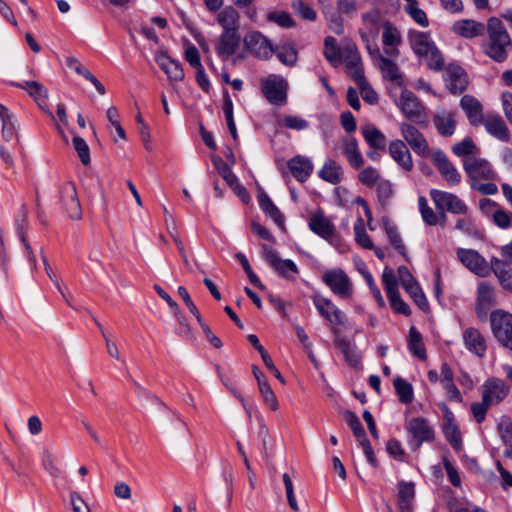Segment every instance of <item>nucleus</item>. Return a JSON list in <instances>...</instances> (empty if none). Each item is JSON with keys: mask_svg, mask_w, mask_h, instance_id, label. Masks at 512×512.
Returning <instances> with one entry per match:
<instances>
[{"mask_svg": "<svg viewBox=\"0 0 512 512\" xmlns=\"http://www.w3.org/2000/svg\"><path fill=\"white\" fill-rule=\"evenodd\" d=\"M433 162L443 178L451 185H457L461 176L447 156L440 150L433 153Z\"/></svg>", "mask_w": 512, "mask_h": 512, "instance_id": "obj_22", "label": "nucleus"}, {"mask_svg": "<svg viewBox=\"0 0 512 512\" xmlns=\"http://www.w3.org/2000/svg\"><path fill=\"white\" fill-rule=\"evenodd\" d=\"M414 493V485L412 483H403L400 485L399 506L403 512L409 511Z\"/></svg>", "mask_w": 512, "mask_h": 512, "instance_id": "obj_50", "label": "nucleus"}, {"mask_svg": "<svg viewBox=\"0 0 512 512\" xmlns=\"http://www.w3.org/2000/svg\"><path fill=\"white\" fill-rule=\"evenodd\" d=\"M490 327L499 344L512 351V314L501 309L492 311Z\"/></svg>", "mask_w": 512, "mask_h": 512, "instance_id": "obj_2", "label": "nucleus"}, {"mask_svg": "<svg viewBox=\"0 0 512 512\" xmlns=\"http://www.w3.org/2000/svg\"><path fill=\"white\" fill-rule=\"evenodd\" d=\"M408 346L410 351L420 359L426 358V350L422 341L421 334L416 330L415 327H411L409 330V342Z\"/></svg>", "mask_w": 512, "mask_h": 512, "instance_id": "obj_42", "label": "nucleus"}, {"mask_svg": "<svg viewBox=\"0 0 512 512\" xmlns=\"http://www.w3.org/2000/svg\"><path fill=\"white\" fill-rule=\"evenodd\" d=\"M452 151L459 157L465 156V158H467L470 156H475V154L478 152V148L471 138H465L461 142L454 144Z\"/></svg>", "mask_w": 512, "mask_h": 512, "instance_id": "obj_52", "label": "nucleus"}, {"mask_svg": "<svg viewBox=\"0 0 512 512\" xmlns=\"http://www.w3.org/2000/svg\"><path fill=\"white\" fill-rule=\"evenodd\" d=\"M322 280L335 294L343 296L348 293L350 279L343 270H328L323 274Z\"/></svg>", "mask_w": 512, "mask_h": 512, "instance_id": "obj_17", "label": "nucleus"}, {"mask_svg": "<svg viewBox=\"0 0 512 512\" xmlns=\"http://www.w3.org/2000/svg\"><path fill=\"white\" fill-rule=\"evenodd\" d=\"M239 12L231 5L224 7L217 15V23L222 32H239Z\"/></svg>", "mask_w": 512, "mask_h": 512, "instance_id": "obj_31", "label": "nucleus"}, {"mask_svg": "<svg viewBox=\"0 0 512 512\" xmlns=\"http://www.w3.org/2000/svg\"><path fill=\"white\" fill-rule=\"evenodd\" d=\"M2 122V137L5 141H11L17 133V119L7 108L3 114L0 115Z\"/></svg>", "mask_w": 512, "mask_h": 512, "instance_id": "obj_39", "label": "nucleus"}, {"mask_svg": "<svg viewBox=\"0 0 512 512\" xmlns=\"http://www.w3.org/2000/svg\"><path fill=\"white\" fill-rule=\"evenodd\" d=\"M155 61L171 81H181L184 78L181 63L172 59L167 53H158L155 57Z\"/></svg>", "mask_w": 512, "mask_h": 512, "instance_id": "obj_26", "label": "nucleus"}, {"mask_svg": "<svg viewBox=\"0 0 512 512\" xmlns=\"http://www.w3.org/2000/svg\"><path fill=\"white\" fill-rule=\"evenodd\" d=\"M382 43L385 54L392 57L399 55L398 47L402 43L401 33L391 22H384L382 32Z\"/></svg>", "mask_w": 512, "mask_h": 512, "instance_id": "obj_19", "label": "nucleus"}, {"mask_svg": "<svg viewBox=\"0 0 512 512\" xmlns=\"http://www.w3.org/2000/svg\"><path fill=\"white\" fill-rule=\"evenodd\" d=\"M359 60V57L354 52V83L357 85L362 99L368 104L374 105L378 102V94L364 77Z\"/></svg>", "mask_w": 512, "mask_h": 512, "instance_id": "obj_15", "label": "nucleus"}, {"mask_svg": "<svg viewBox=\"0 0 512 512\" xmlns=\"http://www.w3.org/2000/svg\"><path fill=\"white\" fill-rule=\"evenodd\" d=\"M486 131L493 137L502 142H508L510 139L509 129L502 117L494 114H487L482 121Z\"/></svg>", "mask_w": 512, "mask_h": 512, "instance_id": "obj_28", "label": "nucleus"}, {"mask_svg": "<svg viewBox=\"0 0 512 512\" xmlns=\"http://www.w3.org/2000/svg\"><path fill=\"white\" fill-rule=\"evenodd\" d=\"M418 206L421 216L426 224L433 226L438 223L439 217L433 211V209L429 207L427 199L425 197H419Z\"/></svg>", "mask_w": 512, "mask_h": 512, "instance_id": "obj_53", "label": "nucleus"}, {"mask_svg": "<svg viewBox=\"0 0 512 512\" xmlns=\"http://www.w3.org/2000/svg\"><path fill=\"white\" fill-rule=\"evenodd\" d=\"M240 43V32H221L215 43V52L222 61H227L236 53Z\"/></svg>", "mask_w": 512, "mask_h": 512, "instance_id": "obj_14", "label": "nucleus"}, {"mask_svg": "<svg viewBox=\"0 0 512 512\" xmlns=\"http://www.w3.org/2000/svg\"><path fill=\"white\" fill-rule=\"evenodd\" d=\"M354 436L359 439L360 445L367 460L371 464H375V456L370 442L365 438V431L362 428L360 422L354 417Z\"/></svg>", "mask_w": 512, "mask_h": 512, "instance_id": "obj_41", "label": "nucleus"}, {"mask_svg": "<svg viewBox=\"0 0 512 512\" xmlns=\"http://www.w3.org/2000/svg\"><path fill=\"white\" fill-rule=\"evenodd\" d=\"M423 58H425L427 66L430 69L439 71L443 68L444 59L436 46L433 47L428 53H426Z\"/></svg>", "mask_w": 512, "mask_h": 512, "instance_id": "obj_56", "label": "nucleus"}, {"mask_svg": "<svg viewBox=\"0 0 512 512\" xmlns=\"http://www.w3.org/2000/svg\"><path fill=\"white\" fill-rule=\"evenodd\" d=\"M292 175L299 181L305 182L313 171V164L308 158L295 156L287 164Z\"/></svg>", "mask_w": 512, "mask_h": 512, "instance_id": "obj_32", "label": "nucleus"}, {"mask_svg": "<svg viewBox=\"0 0 512 512\" xmlns=\"http://www.w3.org/2000/svg\"><path fill=\"white\" fill-rule=\"evenodd\" d=\"M495 275L504 289L512 291V270L510 268L496 267Z\"/></svg>", "mask_w": 512, "mask_h": 512, "instance_id": "obj_64", "label": "nucleus"}, {"mask_svg": "<svg viewBox=\"0 0 512 512\" xmlns=\"http://www.w3.org/2000/svg\"><path fill=\"white\" fill-rule=\"evenodd\" d=\"M401 135L412 150L421 155L429 154V145L424 135L413 125L403 122L400 124Z\"/></svg>", "mask_w": 512, "mask_h": 512, "instance_id": "obj_13", "label": "nucleus"}, {"mask_svg": "<svg viewBox=\"0 0 512 512\" xmlns=\"http://www.w3.org/2000/svg\"><path fill=\"white\" fill-rule=\"evenodd\" d=\"M394 387H395L396 393L399 396V399L402 403L408 404V403L412 402L414 393H413V387L410 383H408L406 380H404L401 377H397L394 380Z\"/></svg>", "mask_w": 512, "mask_h": 512, "instance_id": "obj_44", "label": "nucleus"}, {"mask_svg": "<svg viewBox=\"0 0 512 512\" xmlns=\"http://www.w3.org/2000/svg\"><path fill=\"white\" fill-rule=\"evenodd\" d=\"M460 106L471 125L477 126L482 123L485 117L482 113V105L476 98L465 95L460 100Z\"/></svg>", "mask_w": 512, "mask_h": 512, "instance_id": "obj_30", "label": "nucleus"}, {"mask_svg": "<svg viewBox=\"0 0 512 512\" xmlns=\"http://www.w3.org/2000/svg\"><path fill=\"white\" fill-rule=\"evenodd\" d=\"M283 126L292 130H305L309 127V122L299 116L287 115L283 119Z\"/></svg>", "mask_w": 512, "mask_h": 512, "instance_id": "obj_60", "label": "nucleus"}, {"mask_svg": "<svg viewBox=\"0 0 512 512\" xmlns=\"http://www.w3.org/2000/svg\"><path fill=\"white\" fill-rule=\"evenodd\" d=\"M444 435L447 441L453 446L455 449L461 448V435L458 429V426L453 420V414L450 411H446L445 414V424L443 426Z\"/></svg>", "mask_w": 512, "mask_h": 512, "instance_id": "obj_38", "label": "nucleus"}, {"mask_svg": "<svg viewBox=\"0 0 512 512\" xmlns=\"http://www.w3.org/2000/svg\"><path fill=\"white\" fill-rule=\"evenodd\" d=\"M409 41L413 51L420 57H423L433 47H435L434 42L425 32L410 31Z\"/></svg>", "mask_w": 512, "mask_h": 512, "instance_id": "obj_34", "label": "nucleus"}, {"mask_svg": "<svg viewBox=\"0 0 512 512\" xmlns=\"http://www.w3.org/2000/svg\"><path fill=\"white\" fill-rule=\"evenodd\" d=\"M258 202L263 212L268 215L277 226L284 228V216L266 192L261 191L258 194Z\"/></svg>", "mask_w": 512, "mask_h": 512, "instance_id": "obj_35", "label": "nucleus"}, {"mask_svg": "<svg viewBox=\"0 0 512 512\" xmlns=\"http://www.w3.org/2000/svg\"><path fill=\"white\" fill-rule=\"evenodd\" d=\"M433 123L441 136L450 137L456 129V113L439 109L434 114Z\"/></svg>", "mask_w": 512, "mask_h": 512, "instance_id": "obj_25", "label": "nucleus"}, {"mask_svg": "<svg viewBox=\"0 0 512 512\" xmlns=\"http://www.w3.org/2000/svg\"><path fill=\"white\" fill-rule=\"evenodd\" d=\"M495 292L491 284L480 282L477 288L476 312L479 318L486 316L487 309L495 305Z\"/></svg>", "mask_w": 512, "mask_h": 512, "instance_id": "obj_24", "label": "nucleus"}, {"mask_svg": "<svg viewBox=\"0 0 512 512\" xmlns=\"http://www.w3.org/2000/svg\"><path fill=\"white\" fill-rule=\"evenodd\" d=\"M407 430L411 435L410 444L414 449H418L423 442L434 438V431L424 418H412L407 424Z\"/></svg>", "mask_w": 512, "mask_h": 512, "instance_id": "obj_12", "label": "nucleus"}, {"mask_svg": "<svg viewBox=\"0 0 512 512\" xmlns=\"http://www.w3.org/2000/svg\"><path fill=\"white\" fill-rule=\"evenodd\" d=\"M453 31L461 37L474 38L484 33L485 25L472 19H463L454 23Z\"/></svg>", "mask_w": 512, "mask_h": 512, "instance_id": "obj_33", "label": "nucleus"}, {"mask_svg": "<svg viewBox=\"0 0 512 512\" xmlns=\"http://www.w3.org/2000/svg\"><path fill=\"white\" fill-rule=\"evenodd\" d=\"M508 391V387L502 380L492 378L483 384L482 397L483 400L494 405L501 402L507 396Z\"/></svg>", "mask_w": 512, "mask_h": 512, "instance_id": "obj_21", "label": "nucleus"}, {"mask_svg": "<svg viewBox=\"0 0 512 512\" xmlns=\"http://www.w3.org/2000/svg\"><path fill=\"white\" fill-rule=\"evenodd\" d=\"M276 56L281 63L288 66L294 65L297 61V52L291 46H283L276 52Z\"/></svg>", "mask_w": 512, "mask_h": 512, "instance_id": "obj_59", "label": "nucleus"}, {"mask_svg": "<svg viewBox=\"0 0 512 512\" xmlns=\"http://www.w3.org/2000/svg\"><path fill=\"white\" fill-rule=\"evenodd\" d=\"M324 55L334 67L344 64L347 73H352V49L348 46L339 47L335 38L328 36L324 41Z\"/></svg>", "mask_w": 512, "mask_h": 512, "instance_id": "obj_5", "label": "nucleus"}, {"mask_svg": "<svg viewBox=\"0 0 512 512\" xmlns=\"http://www.w3.org/2000/svg\"><path fill=\"white\" fill-rule=\"evenodd\" d=\"M294 10L305 20L314 21L316 20V12L313 8L305 4L301 0H294L292 3Z\"/></svg>", "mask_w": 512, "mask_h": 512, "instance_id": "obj_61", "label": "nucleus"}, {"mask_svg": "<svg viewBox=\"0 0 512 512\" xmlns=\"http://www.w3.org/2000/svg\"><path fill=\"white\" fill-rule=\"evenodd\" d=\"M430 197L435 206L442 210L440 217L443 219V221L446 218L443 210H447L453 214L466 215L468 213L467 205L455 194L433 189L430 192Z\"/></svg>", "mask_w": 512, "mask_h": 512, "instance_id": "obj_3", "label": "nucleus"}, {"mask_svg": "<svg viewBox=\"0 0 512 512\" xmlns=\"http://www.w3.org/2000/svg\"><path fill=\"white\" fill-rule=\"evenodd\" d=\"M267 21L276 23L280 27L290 28L295 25L294 20L289 13L285 11H272L266 16Z\"/></svg>", "mask_w": 512, "mask_h": 512, "instance_id": "obj_54", "label": "nucleus"}, {"mask_svg": "<svg viewBox=\"0 0 512 512\" xmlns=\"http://www.w3.org/2000/svg\"><path fill=\"white\" fill-rule=\"evenodd\" d=\"M361 133L368 143V145L373 149H385L386 147V137L385 135L374 125L366 124L361 127Z\"/></svg>", "mask_w": 512, "mask_h": 512, "instance_id": "obj_36", "label": "nucleus"}, {"mask_svg": "<svg viewBox=\"0 0 512 512\" xmlns=\"http://www.w3.org/2000/svg\"><path fill=\"white\" fill-rule=\"evenodd\" d=\"M377 194L379 201L384 204L393 196V186L390 181L381 179L377 183Z\"/></svg>", "mask_w": 512, "mask_h": 512, "instance_id": "obj_63", "label": "nucleus"}, {"mask_svg": "<svg viewBox=\"0 0 512 512\" xmlns=\"http://www.w3.org/2000/svg\"><path fill=\"white\" fill-rule=\"evenodd\" d=\"M323 13L328 22L329 28L333 32H335L337 34H341L344 31V28H343V21H342L340 12L336 11L335 8L329 6V7H324Z\"/></svg>", "mask_w": 512, "mask_h": 512, "instance_id": "obj_47", "label": "nucleus"}, {"mask_svg": "<svg viewBox=\"0 0 512 512\" xmlns=\"http://www.w3.org/2000/svg\"><path fill=\"white\" fill-rule=\"evenodd\" d=\"M404 289L410 294L415 303L421 309H426L428 307L427 299L417 282L409 284V286L405 287Z\"/></svg>", "mask_w": 512, "mask_h": 512, "instance_id": "obj_58", "label": "nucleus"}, {"mask_svg": "<svg viewBox=\"0 0 512 512\" xmlns=\"http://www.w3.org/2000/svg\"><path fill=\"white\" fill-rule=\"evenodd\" d=\"M11 85L27 90L28 93L38 102L44 101L47 97L46 88L37 81H25L23 83L11 82Z\"/></svg>", "mask_w": 512, "mask_h": 512, "instance_id": "obj_40", "label": "nucleus"}, {"mask_svg": "<svg viewBox=\"0 0 512 512\" xmlns=\"http://www.w3.org/2000/svg\"><path fill=\"white\" fill-rule=\"evenodd\" d=\"M457 257L459 261L471 272L479 277H487L491 273V269L487 260L473 249H457Z\"/></svg>", "mask_w": 512, "mask_h": 512, "instance_id": "obj_9", "label": "nucleus"}, {"mask_svg": "<svg viewBox=\"0 0 512 512\" xmlns=\"http://www.w3.org/2000/svg\"><path fill=\"white\" fill-rule=\"evenodd\" d=\"M309 229L319 237L330 240L335 235V227L322 210L312 214L308 222Z\"/></svg>", "mask_w": 512, "mask_h": 512, "instance_id": "obj_20", "label": "nucleus"}, {"mask_svg": "<svg viewBox=\"0 0 512 512\" xmlns=\"http://www.w3.org/2000/svg\"><path fill=\"white\" fill-rule=\"evenodd\" d=\"M261 90L267 101L273 105H283L286 102V82L276 75H269L261 81Z\"/></svg>", "mask_w": 512, "mask_h": 512, "instance_id": "obj_8", "label": "nucleus"}, {"mask_svg": "<svg viewBox=\"0 0 512 512\" xmlns=\"http://www.w3.org/2000/svg\"><path fill=\"white\" fill-rule=\"evenodd\" d=\"M379 62V67L383 77L399 87L403 86V75L396 63L384 56L379 57Z\"/></svg>", "mask_w": 512, "mask_h": 512, "instance_id": "obj_37", "label": "nucleus"}, {"mask_svg": "<svg viewBox=\"0 0 512 512\" xmlns=\"http://www.w3.org/2000/svg\"><path fill=\"white\" fill-rule=\"evenodd\" d=\"M364 222L359 217L357 225L354 227L356 233V241L357 243L366 249H372L373 243L370 237L364 232Z\"/></svg>", "mask_w": 512, "mask_h": 512, "instance_id": "obj_62", "label": "nucleus"}, {"mask_svg": "<svg viewBox=\"0 0 512 512\" xmlns=\"http://www.w3.org/2000/svg\"><path fill=\"white\" fill-rule=\"evenodd\" d=\"M382 281L392 309L397 313L404 315L409 314L410 310L408 305L400 297L394 270L389 267H385L382 274Z\"/></svg>", "mask_w": 512, "mask_h": 512, "instance_id": "obj_7", "label": "nucleus"}, {"mask_svg": "<svg viewBox=\"0 0 512 512\" xmlns=\"http://www.w3.org/2000/svg\"><path fill=\"white\" fill-rule=\"evenodd\" d=\"M258 387H259V391H260L261 395L264 398L265 403L269 406V408L273 411L277 410L278 409V401L276 399V396H275L273 390L271 389V386L267 382V380L264 382L260 381V384H258Z\"/></svg>", "mask_w": 512, "mask_h": 512, "instance_id": "obj_57", "label": "nucleus"}, {"mask_svg": "<svg viewBox=\"0 0 512 512\" xmlns=\"http://www.w3.org/2000/svg\"><path fill=\"white\" fill-rule=\"evenodd\" d=\"M61 201L63 208L66 213L72 219H80L81 217V206L77 196V191L72 183H65L61 187Z\"/></svg>", "mask_w": 512, "mask_h": 512, "instance_id": "obj_18", "label": "nucleus"}, {"mask_svg": "<svg viewBox=\"0 0 512 512\" xmlns=\"http://www.w3.org/2000/svg\"><path fill=\"white\" fill-rule=\"evenodd\" d=\"M28 227V210L24 204L21 205L16 218H15V228L16 233L21 242H26V229Z\"/></svg>", "mask_w": 512, "mask_h": 512, "instance_id": "obj_48", "label": "nucleus"}, {"mask_svg": "<svg viewBox=\"0 0 512 512\" xmlns=\"http://www.w3.org/2000/svg\"><path fill=\"white\" fill-rule=\"evenodd\" d=\"M357 177L359 182L368 188L374 187L381 180L379 170L372 166L362 168Z\"/></svg>", "mask_w": 512, "mask_h": 512, "instance_id": "obj_43", "label": "nucleus"}, {"mask_svg": "<svg viewBox=\"0 0 512 512\" xmlns=\"http://www.w3.org/2000/svg\"><path fill=\"white\" fill-rule=\"evenodd\" d=\"M243 45L247 52L263 60L269 59L275 52L270 40L259 31H249L243 38Z\"/></svg>", "mask_w": 512, "mask_h": 512, "instance_id": "obj_4", "label": "nucleus"}, {"mask_svg": "<svg viewBox=\"0 0 512 512\" xmlns=\"http://www.w3.org/2000/svg\"><path fill=\"white\" fill-rule=\"evenodd\" d=\"M262 255L265 261L285 279H294V275L299 273L297 265L290 259H281L278 252L268 245H262Z\"/></svg>", "mask_w": 512, "mask_h": 512, "instance_id": "obj_6", "label": "nucleus"}, {"mask_svg": "<svg viewBox=\"0 0 512 512\" xmlns=\"http://www.w3.org/2000/svg\"><path fill=\"white\" fill-rule=\"evenodd\" d=\"M389 154L397 164L406 171H410L413 167V161L410 151L405 142L402 140H394L389 144Z\"/></svg>", "mask_w": 512, "mask_h": 512, "instance_id": "obj_29", "label": "nucleus"}, {"mask_svg": "<svg viewBox=\"0 0 512 512\" xmlns=\"http://www.w3.org/2000/svg\"><path fill=\"white\" fill-rule=\"evenodd\" d=\"M73 147L76 150L80 161L83 165H88L91 162L90 149L86 141L80 136H74Z\"/></svg>", "mask_w": 512, "mask_h": 512, "instance_id": "obj_55", "label": "nucleus"}, {"mask_svg": "<svg viewBox=\"0 0 512 512\" xmlns=\"http://www.w3.org/2000/svg\"><path fill=\"white\" fill-rule=\"evenodd\" d=\"M313 303L319 314L331 324H342V312L329 299L316 294L313 296Z\"/></svg>", "mask_w": 512, "mask_h": 512, "instance_id": "obj_23", "label": "nucleus"}, {"mask_svg": "<svg viewBox=\"0 0 512 512\" xmlns=\"http://www.w3.org/2000/svg\"><path fill=\"white\" fill-rule=\"evenodd\" d=\"M444 80L447 88L453 94L462 93L466 89L468 83L465 71L460 66L453 64L446 67Z\"/></svg>", "mask_w": 512, "mask_h": 512, "instance_id": "obj_16", "label": "nucleus"}, {"mask_svg": "<svg viewBox=\"0 0 512 512\" xmlns=\"http://www.w3.org/2000/svg\"><path fill=\"white\" fill-rule=\"evenodd\" d=\"M396 105L404 116L413 122H421L425 117V107L418 98L409 90H402Z\"/></svg>", "mask_w": 512, "mask_h": 512, "instance_id": "obj_10", "label": "nucleus"}, {"mask_svg": "<svg viewBox=\"0 0 512 512\" xmlns=\"http://www.w3.org/2000/svg\"><path fill=\"white\" fill-rule=\"evenodd\" d=\"M488 40L483 45L484 53L496 62L502 63L507 59L508 48L511 46V38L497 17H491L487 21Z\"/></svg>", "mask_w": 512, "mask_h": 512, "instance_id": "obj_1", "label": "nucleus"}, {"mask_svg": "<svg viewBox=\"0 0 512 512\" xmlns=\"http://www.w3.org/2000/svg\"><path fill=\"white\" fill-rule=\"evenodd\" d=\"M212 161L219 174L230 187L238 185V178L227 163H225L220 157H215L212 159Z\"/></svg>", "mask_w": 512, "mask_h": 512, "instance_id": "obj_45", "label": "nucleus"}, {"mask_svg": "<svg viewBox=\"0 0 512 512\" xmlns=\"http://www.w3.org/2000/svg\"><path fill=\"white\" fill-rule=\"evenodd\" d=\"M385 232L388 236L390 243L394 246V248L403 256L406 254V249L403 244L402 238L398 232V229L395 225L386 222L384 224Z\"/></svg>", "mask_w": 512, "mask_h": 512, "instance_id": "obj_51", "label": "nucleus"}, {"mask_svg": "<svg viewBox=\"0 0 512 512\" xmlns=\"http://www.w3.org/2000/svg\"><path fill=\"white\" fill-rule=\"evenodd\" d=\"M463 167L472 182L478 181L479 179L492 180L496 175L487 160L476 156L465 158L463 160Z\"/></svg>", "mask_w": 512, "mask_h": 512, "instance_id": "obj_11", "label": "nucleus"}, {"mask_svg": "<svg viewBox=\"0 0 512 512\" xmlns=\"http://www.w3.org/2000/svg\"><path fill=\"white\" fill-rule=\"evenodd\" d=\"M318 175L331 184H337L340 181V168L335 162L330 161L324 164Z\"/></svg>", "mask_w": 512, "mask_h": 512, "instance_id": "obj_49", "label": "nucleus"}, {"mask_svg": "<svg viewBox=\"0 0 512 512\" xmlns=\"http://www.w3.org/2000/svg\"><path fill=\"white\" fill-rule=\"evenodd\" d=\"M463 342L465 347L479 357H483L486 353L487 346L484 336L474 327H469L463 331Z\"/></svg>", "mask_w": 512, "mask_h": 512, "instance_id": "obj_27", "label": "nucleus"}, {"mask_svg": "<svg viewBox=\"0 0 512 512\" xmlns=\"http://www.w3.org/2000/svg\"><path fill=\"white\" fill-rule=\"evenodd\" d=\"M334 334V344L336 350L343 356L346 363L350 365L352 363V355L350 352V340L342 336L340 330L337 328L334 329Z\"/></svg>", "mask_w": 512, "mask_h": 512, "instance_id": "obj_46", "label": "nucleus"}]
</instances>
